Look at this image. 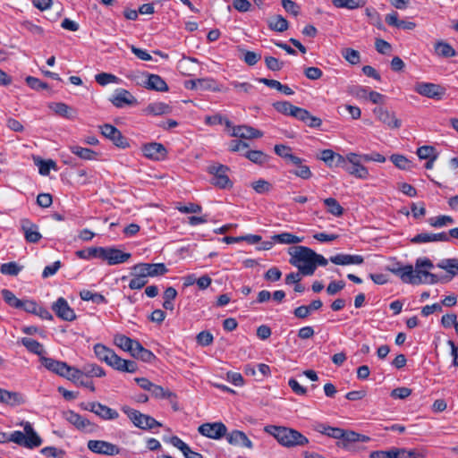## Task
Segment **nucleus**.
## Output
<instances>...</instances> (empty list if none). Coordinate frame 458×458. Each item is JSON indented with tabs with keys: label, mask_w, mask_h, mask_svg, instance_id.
<instances>
[{
	"label": "nucleus",
	"mask_w": 458,
	"mask_h": 458,
	"mask_svg": "<svg viewBox=\"0 0 458 458\" xmlns=\"http://www.w3.org/2000/svg\"><path fill=\"white\" fill-rule=\"evenodd\" d=\"M288 253L290 264L298 267L302 276H312L318 266L325 267L328 263L324 256L305 246L292 247Z\"/></svg>",
	"instance_id": "obj_1"
},
{
	"label": "nucleus",
	"mask_w": 458,
	"mask_h": 458,
	"mask_svg": "<svg viewBox=\"0 0 458 458\" xmlns=\"http://www.w3.org/2000/svg\"><path fill=\"white\" fill-rule=\"evenodd\" d=\"M264 431L286 447L304 446L309 444V439L304 435L291 428L267 425L264 428Z\"/></svg>",
	"instance_id": "obj_2"
},
{
	"label": "nucleus",
	"mask_w": 458,
	"mask_h": 458,
	"mask_svg": "<svg viewBox=\"0 0 458 458\" xmlns=\"http://www.w3.org/2000/svg\"><path fill=\"white\" fill-rule=\"evenodd\" d=\"M121 410L125 413L133 425L144 430L153 429L161 427V423L150 415L141 413L140 411L131 408L128 405H123Z\"/></svg>",
	"instance_id": "obj_3"
},
{
	"label": "nucleus",
	"mask_w": 458,
	"mask_h": 458,
	"mask_svg": "<svg viewBox=\"0 0 458 458\" xmlns=\"http://www.w3.org/2000/svg\"><path fill=\"white\" fill-rule=\"evenodd\" d=\"M208 173L212 174L211 183L220 189H230L233 187V182L229 179V167L221 164L210 165Z\"/></svg>",
	"instance_id": "obj_4"
},
{
	"label": "nucleus",
	"mask_w": 458,
	"mask_h": 458,
	"mask_svg": "<svg viewBox=\"0 0 458 458\" xmlns=\"http://www.w3.org/2000/svg\"><path fill=\"white\" fill-rule=\"evenodd\" d=\"M40 361L47 369L67 379H70L71 375H72L73 370L76 369L74 367L69 366L64 361L56 360L55 359L44 356L40 357Z\"/></svg>",
	"instance_id": "obj_5"
},
{
	"label": "nucleus",
	"mask_w": 458,
	"mask_h": 458,
	"mask_svg": "<svg viewBox=\"0 0 458 458\" xmlns=\"http://www.w3.org/2000/svg\"><path fill=\"white\" fill-rule=\"evenodd\" d=\"M414 90L428 98L441 100L445 95V88L431 82H418L415 84Z\"/></svg>",
	"instance_id": "obj_6"
},
{
	"label": "nucleus",
	"mask_w": 458,
	"mask_h": 458,
	"mask_svg": "<svg viewBox=\"0 0 458 458\" xmlns=\"http://www.w3.org/2000/svg\"><path fill=\"white\" fill-rule=\"evenodd\" d=\"M131 258V253L123 252L114 247H101L100 259L106 261L109 266L126 262Z\"/></svg>",
	"instance_id": "obj_7"
},
{
	"label": "nucleus",
	"mask_w": 458,
	"mask_h": 458,
	"mask_svg": "<svg viewBox=\"0 0 458 458\" xmlns=\"http://www.w3.org/2000/svg\"><path fill=\"white\" fill-rule=\"evenodd\" d=\"M432 261L428 258H419L415 262V272L422 278V284H434L439 282L437 275L432 274L425 269L433 268Z\"/></svg>",
	"instance_id": "obj_8"
},
{
	"label": "nucleus",
	"mask_w": 458,
	"mask_h": 458,
	"mask_svg": "<svg viewBox=\"0 0 458 458\" xmlns=\"http://www.w3.org/2000/svg\"><path fill=\"white\" fill-rule=\"evenodd\" d=\"M348 162L345 171L359 179H367L369 177L368 169L361 164L363 159L360 155L356 153L348 154Z\"/></svg>",
	"instance_id": "obj_9"
},
{
	"label": "nucleus",
	"mask_w": 458,
	"mask_h": 458,
	"mask_svg": "<svg viewBox=\"0 0 458 458\" xmlns=\"http://www.w3.org/2000/svg\"><path fill=\"white\" fill-rule=\"evenodd\" d=\"M63 417L78 430L92 432L95 429L96 425L94 423L74 411L68 410L64 411Z\"/></svg>",
	"instance_id": "obj_10"
},
{
	"label": "nucleus",
	"mask_w": 458,
	"mask_h": 458,
	"mask_svg": "<svg viewBox=\"0 0 458 458\" xmlns=\"http://www.w3.org/2000/svg\"><path fill=\"white\" fill-rule=\"evenodd\" d=\"M389 270L395 276H399L405 284H422V278L418 276L411 265L401 266L400 264H397L395 267L389 268Z\"/></svg>",
	"instance_id": "obj_11"
},
{
	"label": "nucleus",
	"mask_w": 458,
	"mask_h": 458,
	"mask_svg": "<svg viewBox=\"0 0 458 458\" xmlns=\"http://www.w3.org/2000/svg\"><path fill=\"white\" fill-rule=\"evenodd\" d=\"M131 269L135 273L142 274L146 278L163 276L168 271L164 263H139L134 265Z\"/></svg>",
	"instance_id": "obj_12"
},
{
	"label": "nucleus",
	"mask_w": 458,
	"mask_h": 458,
	"mask_svg": "<svg viewBox=\"0 0 458 458\" xmlns=\"http://www.w3.org/2000/svg\"><path fill=\"white\" fill-rule=\"evenodd\" d=\"M87 446L91 452L102 455L114 456L121 452L119 446L104 440H89Z\"/></svg>",
	"instance_id": "obj_13"
},
{
	"label": "nucleus",
	"mask_w": 458,
	"mask_h": 458,
	"mask_svg": "<svg viewBox=\"0 0 458 458\" xmlns=\"http://www.w3.org/2000/svg\"><path fill=\"white\" fill-rule=\"evenodd\" d=\"M101 133L106 139L110 140L116 147L125 148L129 147L127 139L114 125L106 123L99 127Z\"/></svg>",
	"instance_id": "obj_14"
},
{
	"label": "nucleus",
	"mask_w": 458,
	"mask_h": 458,
	"mask_svg": "<svg viewBox=\"0 0 458 458\" xmlns=\"http://www.w3.org/2000/svg\"><path fill=\"white\" fill-rule=\"evenodd\" d=\"M199 432L208 438L220 439L226 435L227 428L222 422L204 423L199 427Z\"/></svg>",
	"instance_id": "obj_15"
},
{
	"label": "nucleus",
	"mask_w": 458,
	"mask_h": 458,
	"mask_svg": "<svg viewBox=\"0 0 458 458\" xmlns=\"http://www.w3.org/2000/svg\"><path fill=\"white\" fill-rule=\"evenodd\" d=\"M369 456L370 458H418L414 450L396 447L386 451H373Z\"/></svg>",
	"instance_id": "obj_16"
},
{
	"label": "nucleus",
	"mask_w": 458,
	"mask_h": 458,
	"mask_svg": "<svg viewBox=\"0 0 458 458\" xmlns=\"http://www.w3.org/2000/svg\"><path fill=\"white\" fill-rule=\"evenodd\" d=\"M52 310L59 318L64 321H72L76 318L74 310L63 297L58 298L56 301L52 304Z\"/></svg>",
	"instance_id": "obj_17"
},
{
	"label": "nucleus",
	"mask_w": 458,
	"mask_h": 458,
	"mask_svg": "<svg viewBox=\"0 0 458 458\" xmlns=\"http://www.w3.org/2000/svg\"><path fill=\"white\" fill-rule=\"evenodd\" d=\"M304 163V159L294 155L287 163L288 165H291L293 166V168L289 172L294 174L295 176L304 180L311 178L312 173L310 167Z\"/></svg>",
	"instance_id": "obj_18"
},
{
	"label": "nucleus",
	"mask_w": 458,
	"mask_h": 458,
	"mask_svg": "<svg viewBox=\"0 0 458 458\" xmlns=\"http://www.w3.org/2000/svg\"><path fill=\"white\" fill-rule=\"evenodd\" d=\"M376 117L384 124L392 129H398L401 127V120H399L394 113L389 112L387 109L383 107H377L373 110Z\"/></svg>",
	"instance_id": "obj_19"
},
{
	"label": "nucleus",
	"mask_w": 458,
	"mask_h": 458,
	"mask_svg": "<svg viewBox=\"0 0 458 458\" xmlns=\"http://www.w3.org/2000/svg\"><path fill=\"white\" fill-rule=\"evenodd\" d=\"M21 228L24 233L25 240L30 243H37L42 238L38 226L27 218L21 220Z\"/></svg>",
	"instance_id": "obj_20"
},
{
	"label": "nucleus",
	"mask_w": 458,
	"mask_h": 458,
	"mask_svg": "<svg viewBox=\"0 0 458 458\" xmlns=\"http://www.w3.org/2000/svg\"><path fill=\"white\" fill-rule=\"evenodd\" d=\"M143 155L149 159L162 160L166 156V149L163 144L150 142L142 146Z\"/></svg>",
	"instance_id": "obj_21"
},
{
	"label": "nucleus",
	"mask_w": 458,
	"mask_h": 458,
	"mask_svg": "<svg viewBox=\"0 0 458 458\" xmlns=\"http://www.w3.org/2000/svg\"><path fill=\"white\" fill-rule=\"evenodd\" d=\"M230 135L241 139H257L263 136V132L249 125H237L233 127Z\"/></svg>",
	"instance_id": "obj_22"
},
{
	"label": "nucleus",
	"mask_w": 458,
	"mask_h": 458,
	"mask_svg": "<svg viewBox=\"0 0 458 458\" xmlns=\"http://www.w3.org/2000/svg\"><path fill=\"white\" fill-rule=\"evenodd\" d=\"M146 81L142 82L143 86L151 90L159 92L168 91V86L166 82L157 74L146 73Z\"/></svg>",
	"instance_id": "obj_23"
},
{
	"label": "nucleus",
	"mask_w": 458,
	"mask_h": 458,
	"mask_svg": "<svg viewBox=\"0 0 458 458\" xmlns=\"http://www.w3.org/2000/svg\"><path fill=\"white\" fill-rule=\"evenodd\" d=\"M225 437H226L227 442L232 445L244 446L249 449L253 447L252 442L250 440L247 435L241 430H233L230 433L226 432Z\"/></svg>",
	"instance_id": "obj_24"
},
{
	"label": "nucleus",
	"mask_w": 458,
	"mask_h": 458,
	"mask_svg": "<svg viewBox=\"0 0 458 458\" xmlns=\"http://www.w3.org/2000/svg\"><path fill=\"white\" fill-rule=\"evenodd\" d=\"M0 403L10 406H17L26 403L24 395L19 392H11L0 388Z\"/></svg>",
	"instance_id": "obj_25"
},
{
	"label": "nucleus",
	"mask_w": 458,
	"mask_h": 458,
	"mask_svg": "<svg viewBox=\"0 0 458 458\" xmlns=\"http://www.w3.org/2000/svg\"><path fill=\"white\" fill-rule=\"evenodd\" d=\"M112 104L118 108L123 107L125 105H132L137 102L136 98L126 89H120L110 99Z\"/></svg>",
	"instance_id": "obj_26"
},
{
	"label": "nucleus",
	"mask_w": 458,
	"mask_h": 458,
	"mask_svg": "<svg viewBox=\"0 0 458 458\" xmlns=\"http://www.w3.org/2000/svg\"><path fill=\"white\" fill-rule=\"evenodd\" d=\"M411 242L414 244L430 242H449V236L445 232L438 233H421L411 238Z\"/></svg>",
	"instance_id": "obj_27"
},
{
	"label": "nucleus",
	"mask_w": 458,
	"mask_h": 458,
	"mask_svg": "<svg viewBox=\"0 0 458 458\" xmlns=\"http://www.w3.org/2000/svg\"><path fill=\"white\" fill-rule=\"evenodd\" d=\"M329 260L340 266L346 265H360L363 263L364 259L361 255H351V254H337L335 256L330 257Z\"/></svg>",
	"instance_id": "obj_28"
},
{
	"label": "nucleus",
	"mask_w": 458,
	"mask_h": 458,
	"mask_svg": "<svg viewBox=\"0 0 458 458\" xmlns=\"http://www.w3.org/2000/svg\"><path fill=\"white\" fill-rule=\"evenodd\" d=\"M91 412L95 413L97 416L101 418L104 420H116L119 417V413L117 411L104 405L98 402L96 403L91 407Z\"/></svg>",
	"instance_id": "obj_29"
},
{
	"label": "nucleus",
	"mask_w": 458,
	"mask_h": 458,
	"mask_svg": "<svg viewBox=\"0 0 458 458\" xmlns=\"http://www.w3.org/2000/svg\"><path fill=\"white\" fill-rule=\"evenodd\" d=\"M273 106L277 112L285 115L293 116L296 119H298L300 114H304L303 112H301V107L295 106L288 101L275 102L273 104Z\"/></svg>",
	"instance_id": "obj_30"
},
{
	"label": "nucleus",
	"mask_w": 458,
	"mask_h": 458,
	"mask_svg": "<svg viewBox=\"0 0 458 458\" xmlns=\"http://www.w3.org/2000/svg\"><path fill=\"white\" fill-rule=\"evenodd\" d=\"M25 431V447L32 449L39 446L42 444L41 437L35 432L30 422L24 423Z\"/></svg>",
	"instance_id": "obj_31"
},
{
	"label": "nucleus",
	"mask_w": 458,
	"mask_h": 458,
	"mask_svg": "<svg viewBox=\"0 0 458 458\" xmlns=\"http://www.w3.org/2000/svg\"><path fill=\"white\" fill-rule=\"evenodd\" d=\"M322 305L323 303L320 300H314L309 305H301L297 307L293 310V314L298 318H306L312 311L319 310Z\"/></svg>",
	"instance_id": "obj_32"
},
{
	"label": "nucleus",
	"mask_w": 458,
	"mask_h": 458,
	"mask_svg": "<svg viewBox=\"0 0 458 458\" xmlns=\"http://www.w3.org/2000/svg\"><path fill=\"white\" fill-rule=\"evenodd\" d=\"M354 443H357V432L344 429L342 438L336 443V445L346 451H353L352 445Z\"/></svg>",
	"instance_id": "obj_33"
},
{
	"label": "nucleus",
	"mask_w": 458,
	"mask_h": 458,
	"mask_svg": "<svg viewBox=\"0 0 458 458\" xmlns=\"http://www.w3.org/2000/svg\"><path fill=\"white\" fill-rule=\"evenodd\" d=\"M138 340H133L124 335H115L114 337V343L116 346L121 348L123 351L129 352L131 354L134 351L135 344H137Z\"/></svg>",
	"instance_id": "obj_34"
},
{
	"label": "nucleus",
	"mask_w": 458,
	"mask_h": 458,
	"mask_svg": "<svg viewBox=\"0 0 458 458\" xmlns=\"http://www.w3.org/2000/svg\"><path fill=\"white\" fill-rule=\"evenodd\" d=\"M435 53L442 58H449L456 55L455 49L447 42L439 40L435 44Z\"/></svg>",
	"instance_id": "obj_35"
},
{
	"label": "nucleus",
	"mask_w": 458,
	"mask_h": 458,
	"mask_svg": "<svg viewBox=\"0 0 458 458\" xmlns=\"http://www.w3.org/2000/svg\"><path fill=\"white\" fill-rule=\"evenodd\" d=\"M131 355L138 360L148 363L152 362L156 359L154 353L151 351L144 348L140 342L135 344L134 351Z\"/></svg>",
	"instance_id": "obj_36"
},
{
	"label": "nucleus",
	"mask_w": 458,
	"mask_h": 458,
	"mask_svg": "<svg viewBox=\"0 0 458 458\" xmlns=\"http://www.w3.org/2000/svg\"><path fill=\"white\" fill-rule=\"evenodd\" d=\"M315 430L317 432H319L323 435H326L334 439H337L339 441L342 438L343 431H344V429L341 428L331 427V426H327L323 423H318V425H316Z\"/></svg>",
	"instance_id": "obj_37"
},
{
	"label": "nucleus",
	"mask_w": 458,
	"mask_h": 458,
	"mask_svg": "<svg viewBox=\"0 0 458 458\" xmlns=\"http://www.w3.org/2000/svg\"><path fill=\"white\" fill-rule=\"evenodd\" d=\"M93 349L96 357L99 360L106 362L107 365L109 364V362L113 359V356L115 353L112 349L106 347L102 344H96Z\"/></svg>",
	"instance_id": "obj_38"
},
{
	"label": "nucleus",
	"mask_w": 458,
	"mask_h": 458,
	"mask_svg": "<svg viewBox=\"0 0 458 458\" xmlns=\"http://www.w3.org/2000/svg\"><path fill=\"white\" fill-rule=\"evenodd\" d=\"M71 152L83 160H95L97 159L98 153L90 148H82L78 145L69 147Z\"/></svg>",
	"instance_id": "obj_39"
},
{
	"label": "nucleus",
	"mask_w": 458,
	"mask_h": 458,
	"mask_svg": "<svg viewBox=\"0 0 458 458\" xmlns=\"http://www.w3.org/2000/svg\"><path fill=\"white\" fill-rule=\"evenodd\" d=\"M79 371L85 377H102L106 376L105 370L95 363H89L82 366Z\"/></svg>",
	"instance_id": "obj_40"
},
{
	"label": "nucleus",
	"mask_w": 458,
	"mask_h": 458,
	"mask_svg": "<svg viewBox=\"0 0 458 458\" xmlns=\"http://www.w3.org/2000/svg\"><path fill=\"white\" fill-rule=\"evenodd\" d=\"M303 237H299L290 233H282L272 236V240L281 244H297L303 242Z\"/></svg>",
	"instance_id": "obj_41"
},
{
	"label": "nucleus",
	"mask_w": 458,
	"mask_h": 458,
	"mask_svg": "<svg viewBox=\"0 0 458 458\" xmlns=\"http://www.w3.org/2000/svg\"><path fill=\"white\" fill-rule=\"evenodd\" d=\"M289 23L282 15L277 14L268 20L270 30L277 32H284L288 29Z\"/></svg>",
	"instance_id": "obj_42"
},
{
	"label": "nucleus",
	"mask_w": 458,
	"mask_h": 458,
	"mask_svg": "<svg viewBox=\"0 0 458 458\" xmlns=\"http://www.w3.org/2000/svg\"><path fill=\"white\" fill-rule=\"evenodd\" d=\"M171 111H172L171 106L163 102L151 103L145 109V112L147 114H153V115H160V114H169V113H171Z\"/></svg>",
	"instance_id": "obj_43"
},
{
	"label": "nucleus",
	"mask_w": 458,
	"mask_h": 458,
	"mask_svg": "<svg viewBox=\"0 0 458 458\" xmlns=\"http://www.w3.org/2000/svg\"><path fill=\"white\" fill-rule=\"evenodd\" d=\"M69 380H72L77 385L89 388L91 392L96 391L93 382L88 379V377L83 376L79 371V369L73 370Z\"/></svg>",
	"instance_id": "obj_44"
},
{
	"label": "nucleus",
	"mask_w": 458,
	"mask_h": 458,
	"mask_svg": "<svg viewBox=\"0 0 458 458\" xmlns=\"http://www.w3.org/2000/svg\"><path fill=\"white\" fill-rule=\"evenodd\" d=\"M80 297L81 300L89 301H91L95 304H106L107 300L104 295L98 293H94L89 290H82L80 292Z\"/></svg>",
	"instance_id": "obj_45"
},
{
	"label": "nucleus",
	"mask_w": 458,
	"mask_h": 458,
	"mask_svg": "<svg viewBox=\"0 0 458 458\" xmlns=\"http://www.w3.org/2000/svg\"><path fill=\"white\" fill-rule=\"evenodd\" d=\"M35 165L38 167L41 175H48L51 169L57 170L56 163L52 159L44 160L39 157L34 158Z\"/></svg>",
	"instance_id": "obj_46"
},
{
	"label": "nucleus",
	"mask_w": 458,
	"mask_h": 458,
	"mask_svg": "<svg viewBox=\"0 0 458 458\" xmlns=\"http://www.w3.org/2000/svg\"><path fill=\"white\" fill-rule=\"evenodd\" d=\"M21 342L22 345L25 346L29 352H30L34 354L41 356L45 352L43 345L37 340H34L32 338L23 337V338H21Z\"/></svg>",
	"instance_id": "obj_47"
},
{
	"label": "nucleus",
	"mask_w": 458,
	"mask_h": 458,
	"mask_svg": "<svg viewBox=\"0 0 458 458\" xmlns=\"http://www.w3.org/2000/svg\"><path fill=\"white\" fill-rule=\"evenodd\" d=\"M451 275V277L458 275V259H445L437 265Z\"/></svg>",
	"instance_id": "obj_48"
},
{
	"label": "nucleus",
	"mask_w": 458,
	"mask_h": 458,
	"mask_svg": "<svg viewBox=\"0 0 458 458\" xmlns=\"http://www.w3.org/2000/svg\"><path fill=\"white\" fill-rule=\"evenodd\" d=\"M301 112H303L304 114H300L298 116V120L305 123L308 126L312 128H318L322 124L321 119L313 116L308 110L301 108Z\"/></svg>",
	"instance_id": "obj_49"
},
{
	"label": "nucleus",
	"mask_w": 458,
	"mask_h": 458,
	"mask_svg": "<svg viewBox=\"0 0 458 458\" xmlns=\"http://www.w3.org/2000/svg\"><path fill=\"white\" fill-rule=\"evenodd\" d=\"M52 109L56 114L64 118L72 119L75 116V112L72 108L64 103H55L52 106Z\"/></svg>",
	"instance_id": "obj_50"
},
{
	"label": "nucleus",
	"mask_w": 458,
	"mask_h": 458,
	"mask_svg": "<svg viewBox=\"0 0 458 458\" xmlns=\"http://www.w3.org/2000/svg\"><path fill=\"white\" fill-rule=\"evenodd\" d=\"M327 208V212L335 216H341L344 214V208L339 202L334 198H327L323 200Z\"/></svg>",
	"instance_id": "obj_51"
},
{
	"label": "nucleus",
	"mask_w": 458,
	"mask_h": 458,
	"mask_svg": "<svg viewBox=\"0 0 458 458\" xmlns=\"http://www.w3.org/2000/svg\"><path fill=\"white\" fill-rule=\"evenodd\" d=\"M245 157L258 165H263L267 163L269 159V157L261 150L247 151L245 154Z\"/></svg>",
	"instance_id": "obj_52"
},
{
	"label": "nucleus",
	"mask_w": 458,
	"mask_h": 458,
	"mask_svg": "<svg viewBox=\"0 0 458 458\" xmlns=\"http://www.w3.org/2000/svg\"><path fill=\"white\" fill-rule=\"evenodd\" d=\"M132 278L129 283V287L131 290H140L143 288L148 284V279L143 276L140 273H135L133 270L131 272Z\"/></svg>",
	"instance_id": "obj_53"
},
{
	"label": "nucleus",
	"mask_w": 458,
	"mask_h": 458,
	"mask_svg": "<svg viewBox=\"0 0 458 458\" xmlns=\"http://www.w3.org/2000/svg\"><path fill=\"white\" fill-rule=\"evenodd\" d=\"M454 220L452 216L446 215H441L436 217H431L428 219V224L436 228H441L447 225L454 224Z\"/></svg>",
	"instance_id": "obj_54"
},
{
	"label": "nucleus",
	"mask_w": 458,
	"mask_h": 458,
	"mask_svg": "<svg viewBox=\"0 0 458 458\" xmlns=\"http://www.w3.org/2000/svg\"><path fill=\"white\" fill-rule=\"evenodd\" d=\"M22 269L21 266H19L16 262L12 261L8 263H4L0 267V272L3 275L7 276H17Z\"/></svg>",
	"instance_id": "obj_55"
},
{
	"label": "nucleus",
	"mask_w": 458,
	"mask_h": 458,
	"mask_svg": "<svg viewBox=\"0 0 458 458\" xmlns=\"http://www.w3.org/2000/svg\"><path fill=\"white\" fill-rule=\"evenodd\" d=\"M393 164L402 170H410L411 168V162L403 155L394 154L390 157Z\"/></svg>",
	"instance_id": "obj_56"
},
{
	"label": "nucleus",
	"mask_w": 458,
	"mask_h": 458,
	"mask_svg": "<svg viewBox=\"0 0 458 458\" xmlns=\"http://www.w3.org/2000/svg\"><path fill=\"white\" fill-rule=\"evenodd\" d=\"M100 248L91 247L85 250L76 251V256L82 259H90L93 258L100 259Z\"/></svg>",
	"instance_id": "obj_57"
},
{
	"label": "nucleus",
	"mask_w": 458,
	"mask_h": 458,
	"mask_svg": "<svg viewBox=\"0 0 458 458\" xmlns=\"http://www.w3.org/2000/svg\"><path fill=\"white\" fill-rule=\"evenodd\" d=\"M333 4L337 8L356 9L365 4L361 0H333Z\"/></svg>",
	"instance_id": "obj_58"
},
{
	"label": "nucleus",
	"mask_w": 458,
	"mask_h": 458,
	"mask_svg": "<svg viewBox=\"0 0 458 458\" xmlns=\"http://www.w3.org/2000/svg\"><path fill=\"white\" fill-rule=\"evenodd\" d=\"M95 80L101 86H106L109 83H118L120 81L118 77L107 72L98 73L95 76Z\"/></svg>",
	"instance_id": "obj_59"
},
{
	"label": "nucleus",
	"mask_w": 458,
	"mask_h": 458,
	"mask_svg": "<svg viewBox=\"0 0 458 458\" xmlns=\"http://www.w3.org/2000/svg\"><path fill=\"white\" fill-rule=\"evenodd\" d=\"M153 397L157 399H169L174 396V394L168 389H165L161 386L153 385L152 388L149 391Z\"/></svg>",
	"instance_id": "obj_60"
},
{
	"label": "nucleus",
	"mask_w": 458,
	"mask_h": 458,
	"mask_svg": "<svg viewBox=\"0 0 458 458\" xmlns=\"http://www.w3.org/2000/svg\"><path fill=\"white\" fill-rule=\"evenodd\" d=\"M2 296L4 301L11 307L19 309L21 300L18 299L10 290H2Z\"/></svg>",
	"instance_id": "obj_61"
},
{
	"label": "nucleus",
	"mask_w": 458,
	"mask_h": 458,
	"mask_svg": "<svg viewBox=\"0 0 458 458\" xmlns=\"http://www.w3.org/2000/svg\"><path fill=\"white\" fill-rule=\"evenodd\" d=\"M251 187L259 194L267 193L272 189L271 183L269 182L266 181V180H263V179H259V180H258L256 182H253L251 183Z\"/></svg>",
	"instance_id": "obj_62"
},
{
	"label": "nucleus",
	"mask_w": 458,
	"mask_h": 458,
	"mask_svg": "<svg viewBox=\"0 0 458 458\" xmlns=\"http://www.w3.org/2000/svg\"><path fill=\"white\" fill-rule=\"evenodd\" d=\"M344 59L352 64H357L360 61V55L359 51L352 48H345L342 52Z\"/></svg>",
	"instance_id": "obj_63"
},
{
	"label": "nucleus",
	"mask_w": 458,
	"mask_h": 458,
	"mask_svg": "<svg viewBox=\"0 0 458 458\" xmlns=\"http://www.w3.org/2000/svg\"><path fill=\"white\" fill-rule=\"evenodd\" d=\"M349 93L360 99H368L369 89L364 86H352L349 89Z\"/></svg>",
	"instance_id": "obj_64"
}]
</instances>
